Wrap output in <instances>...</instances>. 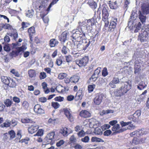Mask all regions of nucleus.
<instances>
[{"label": "nucleus", "instance_id": "obj_1", "mask_svg": "<svg viewBox=\"0 0 149 149\" xmlns=\"http://www.w3.org/2000/svg\"><path fill=\"white\" fill-rule=\"evenodd\" d=\"M95 38L91 39L88 42H83L82 41H78L75 42L74 43V46H76L77 49L78 51H81V50H85L89 46L91 43L92 44L94 43L95 40Z\"/></svg>", "mask_w": 149, "mask_h": 149}, {"label": "nucleus", "instance_id": "obj_2", "mask_svg": "<svg viewBox=\"0 0 149 149\" xmlns=\"http://www.w3.org/2000/svg\"><path fill=\"white\" fill-rule=\"evenodd\" d=\"M121 86L118 90V96H121L126 93L131 87V85L128 82H123L120 83Z\"/></svg>", "mask_w": 149, "mask_h": 149}, {"label": "nucleus", "instance_id": "obj_3", "mask_svg": "<svg viewBox=\"0 0 149 149\" xmlns=\"http://www.w3.org/2000/svg\"><path fill=\"white\" fill-rule=\"evenodd\" d=\"M80 30L77 29L75 33H73L72 37L73 39L75 40V42L78 41H82L84 37L85 36L86 31H84L83 28H81Z\"/></svg>", "mask_w": 149, "mask_h": 149}, {"label": "nucleus", "instance_id": "obj_4", "mask_svg": "<svg viewBox=\"0 0 149 149\" xmlns=\"http://www.w3.org/2000/svg\"><path fill=\"white\" fill-rule=\"evenodd\" d=\"M95 24V20L94 19H92L88 20H86V24L84 26L82 27L81 28H86V29L84 30L86 31V33L87 32H90L92 29V26Z\"/></svg>", "mask_w": 149, "mask_h": 149}, {"label": "nucleus", "instance_id": "obj_5", "mask_svg": "<svg viewBox=\"0 0 149 149\" xmlns=\"http://www.w3.org/2000/svg\"><path fill=\"white\" fill-rule=\"evenodd\" d=\"M88 61V57L85 56L80 60H75V62L76 64L78 65L79 67H81L86 65Z\"/></svg>", "mask_w": 149, "mask_h": 149}, {"label": "nucleus", "instance_id": "obj_6", "mask_svg": "<svg viewBox=\"0 0 149 149\" xmlns=\"http://www.w3.org/2000/svg\"><path fill=\"white\" fill-rule=\"evenodd\" d=\"M104 95L102 93H97L94 99V103L96 104L99 105L102 102L103 99L105 97Z\"/></svg>", "mask_w": 149, "mask_h": 149}, {"label": "nucleus", "instance_id": "obj_7", "mask_svg": "<svg viewBox=\"0 0 149 149\" xmlns=\"http://www.w3.org/2000/svg\"><path fill=\"white\" fill-rule=\"evenodd\" d=\"M141 111L138 110L135 111L133 115L129 116L128 119L134 122L137 121L141 114Z\"/></svg>", "mask_w": 149, "mask_h": 149}, {"label": "nucleus", "instance_id": "obj_8", "mask_svg": "<svg viewBox=\"0 0 149 149\" xmlns=\"http://www.w3.org/2000/svg\"><path fill=\"white\" fill-rule=\"evenodd\" d=\"M55 135L54 132H51L47 134L44 139V141L47 144L51 143Z\"/></svg>", "mask_w": 149, "mask_h": 149}, {"label": "nucleus", "instance_id": "obj_9", "mask_svg": "<svg viewBox=\"0 0 149 149\" xmlns=\"http://www.w3.org/2000/svg\"><path fill=\"white\" fill-rule=\"evenodd\" d=\"M34 111L37 115H40L45 113V111L39 104L35 105L34 108Z\"/></svg>", "mask_w": 149, "mask_h": 149}, {"label": "nucleus", "instance_id": "obj_10", "mask_svg": "<svg viewBox=\"0 0 149 149\" xmlns=\"http://www.w3.org/2000/svg\"><path fill=\"white\" fill-rule=\"evenodd\" d=\"M102 19L107 20L109 15L107 10L108 8L106 5H103L102 6Z\"/></svg>", "mask_w": 149, "mask_h": 149}, {"label": "nucleus", "instance_id": "obj_11", "mask_svg": "<svg viewBox=\"0 0 149 149\" xmlns=\"http://www.w3.org/2000/svg\"><path fill=\"white\" fill-rule=\"evenodd\" d=\"M141 12L144 15H147L149 13V3L147 2L144 3L141 5Z\"/></svg>", "mask_w": 149, "mask_h": 149}, {"label": "nucleus", "instance_id": "obj_12", "mask_svg": "<svg viewBox=\"0 0 149 149\" xmlns=\"http://www.w3.org/2000/svg\"><path fill=\"white\" fill-rule=\"evenodd\" d=\"M120 125L118 124H117L112 127V130L113 131L115 132L116 133H118L123 132L127 130V129L126 128H123L120 129Z\"/></svg>", "mask_w": 149, "mask_h": 149}, {"label": "nucleus", "instance_id": "obj_13", "mask_svg": "<svg viewBox=\"0 0 149 149\" xmlns=\"http://www.w3.org/2000/svg\"><path fill=\"white\" fill-rule=\"evenodd\" d=\"M63 110L65 114L67 117L69 121L70 122L73 121L74 120L73 118L70 113V111L67 109H64Z\"/></svg>", "mask_w": 149, "mask_h": 149}, {"label": "nucleus", "instance_id": "obj_14", "mask_svg": "<svg viewBox=\"0 0 149 149\" xmlns=\"http://www.w3.org/2000/svg\"><path fill=\"white\" fill-rule=\"evenodd\" d=\"M68 33L66 31L62 33L61 36L59 37L60 40L62 42H64L67 40V36Z\"/></svg>", "mask_w": 149, "mask_h": 149}, {"label": "nucleus", "instance_id": "obj_15", "mask_svg": "<svg viewBox=\"0 0 149 149\" xmlns=\"http://www.w3.org/2000/svg\"><path fill=\"white\" fill-rule=\"evenodd\" d=\"M39 127L38 125H32L28 128V131L30 133L33 134L36 132L38 130Z\"/></svg>", "mask_w": 149, "mask_h": 149}, {"label": "nucleus", "instance_id": "obj_16", "mask_svg": "<svg viewBox=\"0 0 149 149\" xmlns=\"http://www.w3.org/2000/svg\"><path fill=\"white\" fill-rule=\"evenodd\" d=\"M80 116L84 118L88 117L91 116V114L90 113L86 110H82L80 113Z\"/></svg>", "mask_w": 149, "mask_h": 149}, {"label": "nucleus", "instance_id": "obj_17", "mask_svg": "<svg viewBox=\"0 0 149 149\" xmlns=\"http://www.w3.org/2000/svg\"><path fill=\"white\" fill-rule=\"evenodd\" d=\"M139 18L141 22L143 24L145 22L146 17V15H145L143 13H142L140 11L139 12Z\"/></svg>", "mask_w": 149, "mask_h": 149}, {"label": "nucleus", "instance_id": "obj_18", "mask_svg": "<svg viewBox=\"0 0 149 149\" xmlns=\"http://www.w3.org/2000/svg\"><path fill=\"white\" fill-rule=\"evenodd\" d=\"M58 43V40L55 39H51L49 41V45L51 47H54L57 45Z\"/></svg>", "mask_w": 149, "mask_h": 149}, {"label": "nucleus", "instance_id": "obj_19", "mask_svg": "<svg viewBox=\"0 0 149 149\" xmlns=\"http://www.w3.org/2000/svg\"><path fill=\"white\" fill-rule=\"evenodd\" d=\"M10 79V78H8L6 76H2L1 77L2 81L3 83L7 85L8 84H9Z\"/></svg>", "mask_w": 149, "mask_h": 149}, {"label": "nucleus", "instance_id": "obj_20", "mask_svg": "<svg viewBox=\"0 0 149 149\" xmlns=\"http://www.w3.org/2000/svg\"><path fill=\"white\" fill-rule=\"evenodd\" d=\"M109 5L110 8L113 9H116L117 8L118 6L116 1L114 2L109 1Z\"/></svg>", "mask_w": 149, "mask_h": 149}, {"label": "nucleus", "instance_id": "obj_21", "mask_svg": "<svg viewBox=\"0 0 149 149\" xmlns=\"http://www.w3.org/2000/svg\"><path fill=\"white\" fill-rule=\"evenodd\" d=\"M146 134V132L144 129L139 130L136 132V136H139Z\"/></svg>", "mask_w": 149, "mask_h": 149}, {"label": "nucleus", "instance_id": "obj_22", "mask_svg": "<svg viewBox=\"0 0 149 149\" xmlns=\"http://www.w3.org/2000/svg\"><path fill=\"white\" fill-rule=\"evenodd\" d=\"M141 70L140 66L139 65H135L134 66V73L139 74Z\"/></svg>", "mask_w": 149, "mask_h": 149}, {"label": "nucleus", "instance_id": "obj_23", "mask_svg": "<svg viewBox=\"0 0 149 149\" xmlns=\"http://www.w3.org/2000/svg\"><path fill=\"white\" fill-rule=\"evenodd\" d=\"M3 102L5 107L6 106L7 107H10L12 104V101L9 99H6L4 100Z\"/></svg>", "mask_w": 149, "mask_h": 149}, {"label": "nucleus", "instance_id": "obj_24", "mask_svg": "<svg viewBox=\"0 0 149 149\" xmlns=\"http://www.w3.org/2000/svg\"><path fill=\"white\" fill-rule=\"evenodd\" d=\"M79 77L77 75H74L70 78V80L72 82L76 83L77 82L79 79Z\"/></svg>", "mask_w": 149, "mask_h": 149}, {"label": "nucleus", "instance_id": "obj_25", "mask_svg": "<svg viewBox=\"0 0 149 149\" xmlns=\"http://www.w3.org/2000/svg\"><path fill=\"white\" fill-rule=\"evenodd\" d=\"M91 141L92 142H104V141L102 139L97 137H93L92 138Z\"/></svg>", "mask_w": 149, "mask_h": 149}, {"label": "nucleus", "instance_id": "obj_26", "mask_svg": "<svg viewBox=\"0 0 149 149\" xmlns=\"http://www.w3.org/2000/svg\"><path fill=\"white\" fill-rule=\"evenodd\" d=\"M68 129L67 128L62 129L61 130V132L64 136H67L69 134L68 132Z\"/></svg>", "mask_w": 149, "mask_h": 149}, {"label": "nucleus", "instance_id": "obj_27", "mask_svg": "<svg viewBox=\"0 0 149 149\" xmlns=\"http://www.w3.org/2000/svg\"><path fill=\"white\" fill-rule=\"evenodd\" d=\"M71 54L74 57H77L80 55V54L78 52L75 51L74 48H73L72 49Z\"/></svg>", "mask_w": 149, "mask_h": 149}, {"label": "nucleus", "instance_id": "obj_28", "mask_svg": "<svg viewBox=\"0 0 149 149\" xmlns=\"http://www.w3.org/2000/svg\"><path fill=\"white\" fill-rule=\"evenodd\" d=\"M21 122L24 123H33V121L31 119L28 118H24L22 119Z\"/></svg>", "mask_w": 149, "mask_h": 149}, {"label": "nucleus", "instance_id": "obj_29", "mask_svg": "<svg viewBox=\"0 0 149 149\" xmlns=\"http://www.w3.org/2000/svg\"><path fill=\"white\" fill-rule=\"evenodd\" d=\"M138 39L141 42H144L147 40L146 37H145L144 35L142 34H141L139 35Z\"/></svg>", "mask_w": 149, "mask_h": 149}, {"label": "nucleus", "instance_id": "obj_30", "mask_svg": "<svg viewBox=\"0 0 149 149\" xmlns=\"http://www.w3.org/2000/svg\"><path fill=\"white\" fill-rule=\"evenodd\" d=\"M34 14L33 10H28L26 13V16L29 17H31Z\"/></svg>", "mask_w": 149, "mask_h": 149}, {"label": "nucleus", "instance_id": "obj_31", "mask_svg": "<svg viewBox=\"0 0 149 149\" xmlns=\"http://www.w3.org/2000/svg\"><path fill=\"white\" fill-rule=\"evenodd\" d=\"M117 20L116 18H113V19L109 25L111 26H113L114 28H116V22Z\"/></svg>", "mask_w": 149, "mask_h": 149}, {"label": "nucleus", "instance_id": "obj_32", "mask_svg": "<svg viewBox=\"0 0 149 149\" xmlns=\"http://www.w3.org/2000/svg\"><path fill=\"white\" fill-rule=\"evenodd\" d=\"M63 87L61 85H59L56 86V91L58 93H63L64 92V91L63 89Z\"/></svg>", "mask_w": 149, "mask_h": 149}, {"label": "nucleus", "instance_id": "obj_33", "mask_svg": "<svg viewBox=\"0 0 149 149\" xmlns=\"http://www.w3.org/2000/svg\"><path fill=\"white\" fill-rule=\"evenodd\" d=\"M2 26V28L6 29L11 30L12 28V26L8 24H3Z\"/></svg>", "mask_w": 149, "mask_h": 149}, {"label": "nucleus", "instance_id": "obj_34", "mask_svg": "<svg viewBox=\"0 0 149 149\" xmlns=\"http://www.w3.org/2000/svg\"><path fill=\"white\" fill-rule=\"evenodd\" d=\"M29 77H33L36 76L35 71L33 70H30L29 71Z\"/></svg>", "mask_w": 149, "mask_h": 149}, {"label": "nucleus", "instance_id": "obj_35", "mask_svg": "<svg viewBox=\"0 0 149 149\" xmlns=\"http://www.w3.org/2000/svg\"><path fill=\"white\" fill-rule=\"evenodd\" d=\"M83 96V95L81 93V91H79L77 93L76 98L77 99H81Z\"/></svg>", "mask_w": 149, "mask_h": 149}, {"label": "nucleus", "instance_id": "obj_36", "mask_svg": "<svg viewBox=\"0 0 149 149\" xmlns=\"http://www.w3.org/2000/svg\"><path fill=\"white\" fill-rule=\"evenodd\" d=\"M28 31L29 35H33V34H34L35 33V28L33 26L31 27L29 29Z\"/></svg>", "mask_w": 149, "mask_h": 149}, {"label": "nucleus", "instance_id": "obj_37", "mask_svg": "<svg viewBox=\"0 0 149 149\" xmlns=\"http://www.w3.org/2000/svg\"><path fill=\"white\" fill-rule=\"evenodd\" d=\"M69 140L70 142L71 143H75L77 141V139L74 135H72L70 137Z\"/></svg>", "mask_w": 149, "mask_h": 149}, {"label": "nucleus", "instance_id": "obj_38", "mask_svg": "<svg viewBox=\"0 0 149 149\" xmlns=\"http://www.w3.org/2000/svg\"><path fill=\"white\" fill-rule=\"evenodd\" d=\"M94 133L96 134H102V130L98 128H96L94 131Z\"/></svg>", "mask_w": 149, "mask_h": 149}, {"label": "nucleus", "instance_id": "obj_39", "mask_svg": "<svg viewBox=\"0 0 149 149\" xmlns=\"http://www.w3.org/2000/svg\"><path fill=\"white\" fill-rule=\"evenodd\" d=\"M8 85L10 87L14 88L16 86V84L15 82L13 81L12 79H10L9 84H8Z\"/></svg>", "mask_w": 149, "mask_h": 149}, {"label": "nucleus", "instance_id": "obj_40", "mask_svg": "<svg viewBox=\"0 0 149 149\" xmlns=\"http://www.w3.org/2000/svg\"><path fill=\"white\" fill-rule=\"evenodd\" d=\"M8 133L10 135V139H13L15 137V133L13 130H11L9 131Z\"/></svg>", "mask_w": 149, "mask_h": 149}, {"label": "nucleus", "instance_id": "obj_41", "mask_svg": "<svg viewBox=\"0 0 149 149\" xmlns=\"http://www.w3.org/2000/svg\"><path fill=\"white\" fill-rule=\"evenodd\" d=\"M95 85L94 84L89 85L88 86V90L89 92H91L93 91V89L95 88Z\"/></svg>", "mask_w": 149, "mask_h": 149}, {"label": "nucleus", "instance_id": "obj_42", "mask_svg": "<svg viewBox=\"0 0 149 149\" xmlns=\"http://www.w3.org/2000/svg\"><path fill=\"white\" fill-rule=\"evenodd\" d=\"M85 133L83 130H81L78 132L77 134L79 137H82L85 135Z\"/></svg>", "mask_w": 149, "mask_h": 149}, {"label": "nucleus", "instance_id": "obj_43", "mask_svg": "<svg viewBox=\"0 0 149 149\" xmlns=\"http://www.w3.org/2000/svg\"><path fill=\"white\" fill-rule=\"evenodd\" d=\"M90 140L89 137L88 136H86L81 139V141L84 143H88Z\"/></svg>", "mask_w": 149, "mask_h": 149}, {"label": "nucleus", "instance_id": "obj_44", "mask_svg": "<svg viewBox=\"0 0 149 149\" xmlns=\"http://www.w3.org/2000/svg\"><path fill=\"white\" fill-rule=\"evenodd\" d=\"M102 74L104 77H105L108 74L107 69L106 68H104L102 71Z\"/></svg>", "mask_w": 149, "mask_h": 149}, {"label": "nucleus", "instance_id": "obj_45", "mask_svg": "<svg viewBox=\"0 0 149 149\" xmlns=\"http://www.w3.org/2000/svg\"><path fill=\"white\" fill-rule=\"evenodd\" d=\"M137 14L135 12H132V14H131L130 19L131 20H135Z\"/></svg>", "mask_w": 149, "mask_h": 149}, {"label": "nucleus", "instance_id": "obj_46", "mask_svg": "<svg viewBox=\"0 0 149 149\" xmlns=\"http://www.w3.org/2000/svg\"><path fill=\"white\" fill-rule=\"evenodd\" d=\"M59 0H53L52 1L51 3L49 5L48 8L47 9V10L49 11L50 10V9L51 7L52 6L54 5Z\"/></svg>", "mask_w": 149, "mask_h": 149}, {"label": "nucleus", "instance_id": "obj_47", "mask_svg": "<svg viewBox=\"0 0 149 149\" xmlns=\"http://www.w3.org/2000/svg\"><path fill=\"white\" fill-rule=\"evenodd\" d=\"M29 24L27 23H25L23 22L22 23V27L21 29H22V30H24L25 28H26L28 27Z\"/></svg>", "mask_w": 149, "mask_h": 149}, {"label": "nucleus", "instance_id": "obj_48", "mask_svg": "<svg viewBox=\"0 0 149 149\" xmlns=\"http://www.w3.org/2000/svg\"><path fill=\"white\" fill-rule=\"evenodd\" d=\"M67 76L66 74L64 73H61L59 74L58 78L60 79H64Z\"/></svg>", "mask_w": 149, "mask_h": 149}, {"label": "nucleus", "instance_id": "obj_49", "mask_svg": "<svg viewBox=\"0 0 149 149\" xmlns=\"http://www.w3.org/2000/svg\"><path fill=\"white\" fill-rule=\"evenodd\" d=\"M52 105L55 109H57L60 106L58 102H52Z\"/></svg>", "mask_w": 149, "mask_h": 149}, {"label": "nucleus", "instance_id": "obj_50", "mask_svg": "<svg viewBox=\"0 0 149 149\" xmlns=\"http://www.w3.org/2000/svg\"><path fill=\"white\" fill-rule=\"evenodd\" d=\"M132 123L131 121L128 122H124L123 121L120 122V124L122 127H123L131 124Z\"/></svg>", "mask_w": 149, "mask_h": 149}, {"label": "nucleus", "instance_id": "obj_51", "mask_svg": "<svg viewBox=\"0 0 149 149\" xmlns=\"http://www.w3.org/2000/svg\"><path fill=\"white\" fill-rule=\"evenodd\" d=\"M100 69L101 68H97L96 70H95L93 74L97 76L98 77V75L100 72Z\"/></svg>", "mask_w": 149, "mask_h": 149}, {"label": "nucleus", "instance_id": "obj_52", "mask_svg": "<svg viewBox=\"0 0 149 149\" xmlns=\"http://www.w3.org/2000/svg\"><path fill=\"white\" fill-rule=\"evenodd\" d=\"M46 77V74L45 72H41L40 74V79H45Z\"/></svg>", "mask_w": 149, "mask_h": 149}, {"label": "nucleus", "instance_id": "obj_53", "mask_svg": "<svg viewBox=\"0 0 149 149\" xmlns=\"http://www.w3.org/2000/svg\"><path fill=\"white\" fill-rule=\"evenodd\" d=\"M43 130L41 129L38 130V132L36 134V135L38 136H41L43 135Z\"/></svg>", "mask_w": 149, "mask_h": 149}, {"label": "nucleus", "instance_id": "obj_54", "mask_svg": "<svg viewBox=\"0 0 149 149\" xmlns=\"http://www.w3.org/2000/svg\"><path fill=\"white\" fill-rule=\"evenodd\" d=\"M112 81L115 84L119 83L121 81H120L118 78L114 77L113 78Z\"/></svg>", "mask_w": 149, "mask_h": 149}, {"label": "nucleus", "instance_id": "obj_55", "mask_svg": "<svg viewBox=\"0 0 149 149\" xmlns=\"http://www.w3.org/2000/svg\"><path fill=\"white\" fill-rule=\"evenodd\" d=\"M22 106L26 109H27L29 107V104L26 101H24L22 103Z\"/></svg>", "mask_w": 149, "mask_h": 149}, {"label": "nucleus", "instance_id": "obj_56", "mask_svg": "<svg viewBox=\"0 0 149 149\" xmlns=\"http://www.w3.org/2000/svg\"><path fill=\"white\" fill-rule=\"evenodd\" d=\"M11 125V122L10 121H7V123H3V125H2V127H9Z\"/></svg>", "mask_w": 149, "mask_h": 149}, {"label": "nucleus", "instance_id": "obj_57", "mask_svg": "<svg viewBox=\"0 0 149 149\" xmlns=\"http://www.w3.org/2000/svg\"><path fill=\"white\" fill-rule=\"evenodd\" d=\"M64 143V141L63 140H61L58 141L56 143V145L58 147H59L62 145Z\"/></svg>", "mask_w": 149, "mask_h": 149}, {"label": "nucleus", "instance_id": "obj_58", "mask_svg": "<svg viewBox=\"0 0 149 149\" xmlns=\"http://www.w3.org/2000/svg\"><path fill=\"white\" fill-rule=\"evenodd\" d=\"M66 61L67 62L69 63L72 61V57L71 56L69 55L65 56Z\"/></svg>", "mask_w": 149, "mask_h": 149}, {"label": "nucleus", "instance_id": "obj_59", "mask_svg": "<svg viewBox=\"0 0 149 149\" xmlns=\"http://www.w3.org/2000/svg\"><path fill=\"white\" fill-rule=\"evenodd\" d=\"M17 137L16 139H17L19 140L21 138L22 136L21 135V130H19L18 131L17 134Z\"/></svg>", "mask_w": 149, "mask_h": 149}, {"label": "nucleus", "instance_id": "obj_60", "mask_svg": "<svg viewBox=\"0 0 149 149\" xmlns=\"http://www.w3.org/2000/svg\"><path fill=\"white\" fill-rule=\"evenodd\" d=\"M111 133V131L110 130H107L105 131L104 133V135L106 136L109 135Z\"/></svg>", "mask_w": 149, "mask_h": 149}, {"label": "nucleus", "instance_id": "obj_61", "mask_svg": "<svg viewBox=\"0 0 149 149\" xmlns=\"http://www.w3.org/2000/svg\"><path fill=\"white\" fill-rule=\"evenodd\" d=\"M10 56L11 58H12L13 57H15L17 55V53L15 51H12V52L10 53Z\"/></svg>", "mask_w": 149, "mask_h": 149}, {"label": "nucleus", "instance_id": "obj_62", "mask_svg": "<svg viewBox=\"0 0 149 149\" xmlns=\"http://www.w3.org/2000/svg\"><path fill=\"white\" fill-rule=\"evenodd\" d=\"M67 49L65 46H63L61 50L62 53L65 54H67Z\"/></svg>", "mask_w": 149, "mask_h": 149}, {"label": "nucleus", "instance_id": "obj_63", "mask_svg": "<svg viewBox=\"0 0 149 149\" xmlns=\"http://www.w3.org/2000/svg\"><path fill=\"white\" fill-rule=\"evenodd\" d=\"M110 86L111 88H114L116 87L115 84L112 81H111L109 83V85H108V86Z\"/></svg>", "mask_w": 149, "mask_h": 149}, {"label": "nucleus", "instance_id": "obj_64", "mask_svg": "<svg viewBox=\"0 0 149 149\" xmlns=\"http://www.w3.org/2000/svg\"><path fill=\"white\" fill-rule=\"evenodd\" d=\"M74 148L75 149H82V147L81 145L79 144H76L74 146Z\"/></svg>", "mask_w": 149, "mask_h": 149}]
</instances>
